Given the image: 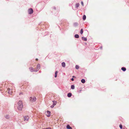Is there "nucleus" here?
Instances as JSON below:
<instances>
[{
    "label": "nucleus",
    "instance_id": "1",
    "mask_svg": "<svg viewBox=\"0 0 129 129\" xmlns=\"http://www.w3.org/2000/svg\"><path fill=\"white\" fill-rule=\"evenodd\" d=\"M23 107V105L21 101H19L18 103V109L19 111H21Z\"/></svg>",
    "mask_w": 129,
    "mask_h": 129
},
{
    "label": "nucleus",
    "instance_id": "2",
    "mask_svg": "<svg viewBox=\"0 0 129 129\" xmlns=\"http://www.w3.org/2000/svg\"><path fill=\"white\" fill-rule=\"evenodd\" d=\"M28 12L29 14H31L33 13V10L32 9L30 8L28 9Z\"/></svg>",
    "mask_w": 129,
    "mask_h": 129
},
{
    "label": "nucleus",
    "instance_id": "3",
    "mask_svg": "<svg viewBox=\"0 0 129 129\" xmlns=\"http://www.w3.org/2000/svg\"><path fill=\"white\" fill-rule=\"evenodd\" d=\"M36 98L34 96L31 97H30V101L31 102H33L35 101H36Z\"/></svg>",
    "mask_w": 129,
    "mask_h": 129
},
{
    "label": "nucleus",
    "instance_id": "4",
    "mask_svg": "<svg viewBox=\"0 0 129 129\" xmlns=\"http://www.w3.org/2000/svg\"><path fill=\"white\" fill-rule=\"evenodd\" d=\"M40 68V65L39 64H38L36 67V71H38Z\"/></svg>",
    "mask_w": 129,
    "mask_h": 129
},
{
    "label": "nucleus",
    "instance_id": "5",
    "mask_svg": "<svg viewBox=\"0 0 129 129\" xmlns=\"http://www.w3.org/2000/svg\"><path fill=\"white\" fill-rule=\"evenodd\" d=\"M29 70L31 72H36V69H34L32 67H30V68H29Z\"/></svg>",
    "mask_w": 129,
    "mask_h": 129
},
{
    "label": "nucleus",
    "instance_id": "6",
    "mask_svg": "<svg viewBox=\"0 0 129 129\" xmlns=\"http://www.w3.org/2000/svg\"><path fill=\"white\" fill-rule=\"evenodd\" d=\"M8 93L9 94H11L13 93V91L12 90L10 89L9 88H8Z\"/></svg>",
    "mask_w": 129,
    "mask_h": 129
},
{
    "label": "nucleus",
    "instance_id": "7",
    "mask_svg": "<svg viewBox=\"0 0 129 129\" xmlns=\"http://www.w3.org/2000/svg\"><path fill=\"white\" fill-rule=\"evenodd\" d=\"M46 115L48 117L50 116V112L48 111H47V112Z\"/></svg>",
    "mask_w": 129,
    "mask_h": 129
},
{
    "label": "nucleus",
    "instance_id": "8",
    "mask_svg": "<svg viewBox=\"0 0 129 129\" xmlns=\"http://www.w3.org/2000/svg\"><path fill=\"white\" fill-rule=\"evenodd\" d=\"M29 119V117L28 116H25L24 117V121H27Z\"/></svg>",
    "mask_w": 129,
    "mask_h": 129
},
{
    "label": "nucleus",
    "instance_id": "9",
    "mask_svg": "<svg viewBox=\"0 0 129 129\" xmlns=\"http://www.w3.org/2000/svg\"><path fill=\"white\" fill-rule=\"evenodd\" d=\"M67 128L68 129H72V127H70L69 125H67Z\"/></svg>",
    "mask_w": 129,
    "mask_h": 129
},
{
    "label": "nucleus",
    "instance_id": "10",
    "mask_svg": "<svg viewBox=\"0 0 129 129\" xmlns=\"http://www.w3.org/2000/svg\"><path fill=\"white\" fill-rule=\"evenodd\" d=\"M82 39L83 40L85 41H86L87 40L86 38L84 37H82Z\"/></svg>",
    "mask_w": 129,
    "mask_h": 129
},
{
    "label": "nucleus",
    "instance_id": "11",
    "mask_svg": "<svg viewBox=\"0 0 129 129\" xmlns=\"http://www.w3.org/2000/svg\"><path fill=\"white\" fill-rule=\"evenodd\" d=\"M72 94L71 93H69L68 94V96L69 97H70L72 96Z\"/></svg>",
    "mask_w": 129,
    "mask_h": 129
},
{
    "label": "nucleus",
    "instance_id": "12",
    "mask_svg": "<svg viewBox=\"0 0 129 129\" xmlns=\"http://www.w3.org/2000/svg\"><path fill=\"white\" fill-rule=\"evenodd\" d=\"M65 63L64 62H63L62 63V67H65Z\"/></svg>",
    "mask_w": 129,
    "mask_h": 129
},
{
    "label": "nucleus",
    "instance_id": "13",
    "mask_svg": "<svg viewBox=\"0 0 129 129\" xmlns=\"http://www.w3.org/2000/svg\"><path fill=\"white\" fill-rule=\"evenodd\" d=\"M81 82L83 83H84L85 82V80L83 79H82L81 80Z\"/></svg>",
    "mask_w": 129,
    "mask_h": 129
},
{
    "label": "nucleus",
    "instance_id": "14",
    "mask_svg": "<svg viewBox=\"0 0 129 129\" xmlns=\"http://www.w3.org/2000/svg\"><path fill=\"white\" fill-rule=\"evenodd\" d=\"M121 69L123 71H125L126 70V69L124 67H122L121 68Z\"/></svg>",
    "mask_w": 129,
    "mask_h": 129
},
{
    "label": "nucleus",
    "instance_id": "15",
    "mask_svg": "<svg viewBox=\"0 0 129 129\" xmlns=\"http://www.w3.org/2000/svg\"><path fill=\"white\" fill-rule=\"evenodd\" d=\"M75 37L76 38H78L79 37V36L78 35L76 34L75 35Z\"/></svg>",
    "mask_w": 129,
    "mask_h": 129
},
{
    "label": "nucleus",
    "instance_id": "16",
    "mask_svg": "<svg viewBox=\"0 0 129 129\" xmlns=\"http://www.w3.org/2000/svg\"><path fill=\"white\" fill-rule=\"evenodd\" d=\"M86 18V16L85 15H84L83 17V20H85Z\"/></svg>",
    "mask_w": 129,
    "mask_h": 129
},
{
    "label": "nucleus",
    "instance_id": "17",
    "mask_svg": "<svg viewBox=\"0 0 129 129\" xmlns=\"http://www.w3.org/2000/svg\"><path fill=\"white\" fill-rule=\"evenodd\" d=\"M57 73H58V72L57 71H56L55 73V78L57 76Z\"/></svg>",
    "mask_w": 129,
    "mask_h": 129
},
{
    "label": "nucleus",
    "instance_id": "18",
    "mask_svg": "<svg viewBox=\"0 0 129 129\" xmlns=\"http://www.w3.org/2000/svg\"><path fill=\"white\" fill-rule=\"evenodd\" d=\"M53 105L54 106L56 104V102L55 101H53Z\"/></svg>",
    "mask_w": 129,
    "mask_h": 129
},
{
    "label": "nucleus",
    "instance_id": "19",
    "mask_svg": "<svg viewBox=\"0 0 129 129\" xmlns=\"http://www.w3.org/2000/svg\"><path fill=\"white\" fill-rule=\"evenodd\" d=\"M83 29H81L80 31V33L81 34H82L83 33Z\"/></svg>",
    "mask_w": 129,
    "mask_h": 129
},
{
    "label": "nucleus",
    "instance_id": "20",
    "mask_svg": "<svg viewBox=\"0 0 129 129\" xmlns=\"http://www.w3.org/2000/svg\"><path fill=\"white\" fill-rule=\"evenodd\" d=\"M75 68L76 69H78L79 68V67L78 66L76 65V66Z\"/></svg>",
    "mask_w": 129,
    "mask_h": 129
},
{
    "label": "nucleus",
    "instance_id": "21",
    "mask_svg": "<svg viewBox=\"0 0 129 129\" xmlns=\"http://www.w3.org/2000/svg\"><path fill=\"white\" fill-rule=\"evenodd\" d=\"M71 89H74L75 88V86L74 85H72L71 87Z\"/></svg>",
    "mask_w": 129,
    "mask_h": 129
},
{
    "label": "nucleus",
    "instance_id": "22",
    "mask_svg": "<svg viewBox=\"0 0 129 129\" xmlns=\"http://www.w3.org/2000/svg\"><path fill=\"white\" fill-rule=\"evenodd\" d=\"M79 3H77L76 4V6L77 7H79Z\"/></svg>",
    "mask_w": 129,
    "mask_h": 129
},
{
    "label": "nucleus",
    "instance_id": "23",
    "mask_svg": "<svg viewBox=\"0 0 129 129\" xmlns=\"http://www.w3.org/2000/svg\"><path fill=\"white\" fill-rule=\"evenodd\" d=\"M5 117L7 119H8L9 118V116L8 115H6L5 116Z\"/></svg>",
    "mask_w": 129,
    "mask_h": 129
},
{
    "label": "nucleus",
    "instance_id": "24",
    "mask_svg": "<svg viewBox=\"0 0 129 129\" xmlns=\"http://www.w3.org/2000/svg\"><path fill=\"white\" fill-rule=\"evenodd\" d=\"M119 127L121 129H122V126L121 124L119 125Z\"/></svg>",
    "mask_w": 129,
    "mask_h": 129
},
{
    "label": "nucleus",
    "instance_id": "25",
    "mask_svg": "<svg viewBox=\"0 0 129 129\" xmlns=\"http://www.w3.org/2000/svg\"><path fill=\"white\" fill-rule=\"evenodd\" d=\"M43 129H51V128L50 127H48L47 128H44Z\"/></svg>",
    "mask_w": 129,
    "mask_h": 129
},
{
    "label": "nucleus",
    "instance_id": "26",
    "mask_svg": "<svg viewBox=\"0 0 129 129\" xmlns=\"http://www.w3.org/2000/svg\"><path fill=\"white\" fill-rule=\"evenodd\" d=\"M81 4L83 6H84V4H83V2L82 1H81Z\"/></svg>",
    "mask_w": 129,
    "mask_h": 129
},
{
    "label": "nucleus",
    "instance_id": "27",
    "mask_svg": "<svg viewBox=\"0 0 129 129\" xmlns=\"http://www.w3.org/2000/svg\"><path fill=\"white\" fill-rule=\"evenodd\" d=\"M54 106L53 105L52 106H50L51 108H52L54 107Z\"/></svg>",
    "mask_w": 129,
    "mask_h": 129
},
{
    "label": "nucleus",
    "instance_id": "28",
    "mask_svg": "<svg viewBox=\"0 0 129 129\" xmlns=\"http://www.w3.org/2000/svg\"><path fill=\"white\" fill-rule=\"evenodd\" d=\"M22 94H23V93L22 92H20V93H19V95H21Z\"/></svg>",
    "mask_w": 129,
    "mask_h": 129
},
{
    "label": "nucleus",
    "instance_id": "29",
    "mask_svg": "<svg viewBox=\"0 0 129 129\" xmlns=\"http://www.w3.org/2000/svg\"><path fill=\"white\" fill-rule=\"evenodd\" d=\"M71 80L72 81H73L74 80V79L73 78H72L71 79Z\"/></svg>",
    "mask_w": 129,
    "mask_h": 129
},
{
    "label": "nucleus",
    "instance_id": "30",
    "mask_svg": "<svg viewBox=\"0 0 129 129\" xmlns=\"http://www.w3.org/2000/svg\"><path fill=\"white\" fill-rule=\"evenodd\" d=\"M36 60H38V58H37V59H36Z\"/></svg>",
    "mask_w": 129,
    "mask_h": 129
},
{
    "label": "nucleus",
    "instance_id": "31",
    "mask_svg": "<svg viewBox=\"0 0 129 129\" xmlns=\"http://www.w3.org/2000/svg\"><path fill=\"white\" fill-rule=\"evenodd\" d=\"M73 78H74V77H75V76H73Z\"/></svg>",
    "mask_w": 129,
    "mask_h": 129
}]
</instances>
